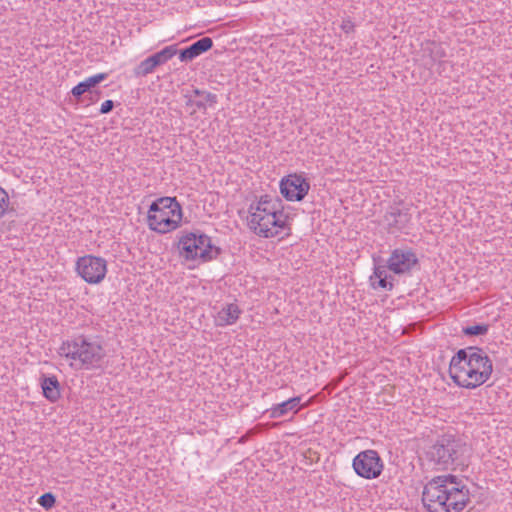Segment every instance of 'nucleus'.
Returning <instances> with one entry per match:
<instances>
[{
    "label": "nucleus",
    "mask_w": 512,
    "mask_h": 512,
    "mask_svg": "<svg viewBox=\"0 0 512 512\" xmlns=\"http://www.w3.org/2000/svg\"><path fill=\"white\" fill-rule=\"evenodd\" d=\"M60 356L72 359L76 369L96 367L104 356V350L95 341L79 337L72 342H64L59 348Z\"/></svg>",
    "instance_id": "5"
},
{
    "label": "nucleus",
    "mask_w": 512,
    "mask_h": 512,
    "mask_svg": "<svg viewBox=\"0 0 512 512\" xmlns=\"http://www.w3.org/2000/svg\"><path fill=\"white\" fill-rule=\"evenodd\" d=\"M185 105L190 109V114L193 115L197 110H206L217 103V95L208 91L193 89L190 93H186Z\"/></svg>",
    "instance_id": "12"
},
{
    "label": "nucleus",
    "mask_w": 512,
    "mask_h": 512,
    "mask_svg": "<svg viewBox=\"0 0 512 512\" xmlns=\"http://www.w3.org/2000/svg\"><path fill=\"white\" fill-rule=\"evenodd\" d=\"M247 225L252 232L263 238L290 234L289 216L284 212L281 199L270 195L260 196L251 202Z\"/></svg>",
    "instance_id": "2"
},
{
    "label": "nucleus",
    "mask_w": 512,
    "mask_h": 512,
    "mask_svg": "<svg viewBox=\"0 0 512 512\" xmlns=\"http://www.w3.org/2000/svg\"><path fill=\"white\" fill-rule=\"evenodd\" d=\"M418 260L411 250L395 249L388 261L387 266H376L373 275L370 276L373 288H382L391 290L393 288L392 279L389 280L387 269L395 274L409 273L417 264Z\"/></svg>",
    "instance_id": "6"
},
{
    "label": "nucleus",
    "mask_w": 512,
    "mask_h": 512,
    "mask_svg": "<svg viewBox=\"0 0 512 512\" xmlns=\"http://www.w3.org/2000/svg\"><path fill=\"white\" fill-rule=\"evenodd\" d=\"M154 67H155V66H153V65L146 66V68L144 69L143 73H144V74L152 73V72H153V68H154Z\"/></svg>",
    "instance_id": "26"
},
{
    "label": "nucleus",
    "mask_w": 512,
    "mask_h": 512,
    "mask_svg": "<svg viewBox=\"0 0 512 512\" xmlns=\"http://www.w3.org/2000/svg\"><path fill=\"white\" fill-rule=\"evenodd\" d=\"M340 27L344 33L349 34L354 31L355 25L351 21V19L347 18V19H343Z\"/></svg>",
    "instance_id": "23"
},
{
    "label": "nucleus",
    "mask_w": 512,
    "mask_h": 512,
    "mask_svg": "<svg viewBox=\"0 0 512 512\" xmlns=\"http://www.w3.org/2000/svg\"><path fill=\"white\" fill-rule=\"evenodd\" d=\"M466 450L465 445L460 441L444 437L430 448L428 455L435 464L447 468L454 464Z\"/></svg>",
    "instance_id": "8"
},
{
    "label": "nucleus",
    "mask_w": 512,
    "mask_h": 512,
    "mask_svg": "<svg viewBox=\"0 0 512 512\" xmlns=\"http://www.w3.org/2000/svg\"><path fill=\"white\" fill-rule=\"evenodd\" d=\"M489 326L487 324H475L463 328V333L468 336L484 335L488 332Z\"/></svg>",
    "instance_id": "20"
},
{
    "label": "nucleus",
    "mask_w": 512,
    "mask_h": 512,
    "mask_svg": "<svg viewBox=\"0 0 512 512\" xmlns=\"http://www.w3.org/2000/svg\"><path fill=\"white\" fill-rule=\"evenodd\" d=\"M469 489L455 475L432 478L423 490L422 500L429 512H461L468 504Z\"/></svg>",
    "instance_id": "1"
},
{
    "label": "nucleus",
    "mask_w": 512,
    "mask_h": 512,
    "mask_svg": "<svg viewBox=\"0 0 512 512\" xmlns=\"http://www.w3.org/2000/svg\"><path fill=\"white\" fill-rule=\"evenodd\" d=\"M417 68V70L421 71L422 69L425 70L426 66H421V65H418V66H415Z\"/></svg>",
    "instance_id": "27"
},
{
    "label": "nucleus",
    "mask_w": 512,
    "mask_h": 512,
    "mask_svg": "<svg viewBox=\"0 0 512 512\" xmlns=\"http://www.w3.org/2000/svg\"><path fill=\"white\" fill-rule=\"evenodd\" d=\"M113 107H114V102L112 100H106L101 105L100 113L101 114H107L110 111H112Z\"/></svg>",
    "instance_id": "24"
},
{
    "label": "nucleus",
    "mask_w": 512,
    "mask_h": 512,
    "mask_svg": "<svg viewBox=\"0 0 512 512\" xmlns=\"http://www.w3.org/2000/svg\"><path fill=\"white\" fill-rule=\"evenodd\" d=\"M213 46V40L210 37H202L184 49L179 50L178 60L188 62L194 60L202 53L208 51Z\"/></svg>",
    "instance_id": "14"
},
{
    "label": "nucleus",
    "mask_w": 512,
    "mask_h": 512,
    "mask_svg": "<svg viewBox=\"0 0 512 512\" xmlns=\"http://www.w3.org/2000/svg\"><path fill=\"white\" fill-rule=\"evenodd\" d=\"M9 207L8 193L0 187V219L6 214Z\"/></svg>",
    "instance_id": "22"
},
{
    "label": "nucleus",
    "mask_w": 512,
    "mask_h": 512,
    "mask_svg": "<svg viewBox=\"0 0 512 512\" xmlns=\"http://www.w3.org/2000/svg\"><path fill=\"white\" fill-rule=\"evenodd\" d=\"M409 215L407 213L401 212L400 210L390 212L387 216V220L389 225L394 224L397 229H402L409 222Z\"/></svg>",
    "instance_id": "18"
},
{
    "label": "nucleus",
    "mask_w": 512,
    "mask_h": 512,
    "mask_svg": "<svg viewBox=\"0 0 512 512\" xmlns=\"http://www.w3.org/2000/svg\"><path fill=\"white\" fill-rule=\"evenodd\" d=\"M181 255L187 260L206 262L215 258L219 250L209 236L199 232L184 233L179 240Z\"/></svg>",
    "instance_id": "7"
},
{
    "label": "nucleus",
    "mask_w": 512,
    "mask_h": 512,
    "mask_svg": "<svg viewBox=\"0 0 512 512\" xmlns=\"http://www.w3.org/2000/svg\"><path fill=\"white\" fill-rule=\"evenodd\" d=\"M41 387L43 395L50 402H56L60 396V383L56 376H45L41 377Z\"/></svg>",
    "instance_id": "16"
},
{
    "label": "nucleus",
    "mask_w": 512,
    "mask_h": 512,
    "mask_svg": "<svg viewBox=\"0 0 512 512\" xmlns=\"http://www.w3.org/2000/svg\"><path fill=\"white\" fill-rule=\"evenodd\" d=\"M105 78H106V74L105 73H99V74L91 76V77L87 78L86 80L80 82V84H81V86H84L83 89L86 92H89L90 94H92L93 93L92 89L97 84H99L101 81H103Z\"/></svg>",
    "instance_id": "19"
},
{
    "label": "nucleus",
    "mask_w": 512,
    "mask_h": 512,
    "mask_svg": "<svg viewBox=\"0 0 512 512\" xmlns=\"http://www.w3.org/2000/svg\"><path fill=\"white\" fill-rule=\"evenodd\" d=\"M242 311L236 303H229L223 306L214 318L216 326L225 327L237 322Z\"/></svg>",
    "instance_id": "15"
},
{
    "label": "nucleus",
    "mask_w": 512,
    "mask_h": 512,
    "mask_svg": "<svg viewBox=\"0 0 512 512\" xmlns=\"http://www.w3.org/2000/svg\"><path fill=\"white\" fill-rule=\"evenodd\" d=\"M182 218V207L176 198L162 197L150 205L147 224L151 230L166 234L179 228Z\"/></svg>",
    "instance_id": "4"
},
{
    "label": "nucleus",
    "mask_w": 512,
    "mask_h": 512,
    "mask_svg": "<svg viewBox=\"0 0 512 512\" xmlns=\"http://www.w3.org/2000/svg\"><path fill=\"white\" fill-rule=\"evenodd\" d=\"M492 372V360L484 350L477 347L460 349L449 365L451 379L465 389L482 386L491 378Z\"/></svg>",
    "instance_id": "3"
},
{
    "label": "nucleus",
    "mask_w": 512,
    "mask_h": 512,
    "mask_svg": "<svg viewBox=\"0 0 512 512\" xmlns=\"http://www.w3.org/2000/svg\"><path fill=\"white\" fill-rule=\"evenodd\" d=\"M174 56H179V49L176 44L164 47L161 51L148 56L140 64H165Z\"/></svg>",
    "instance_id": "17"
},
{
    "label": "nucleus",
    "mask_w": 512,
    "mask_h": 512,
    "mask_svg": "<svg viewBox=\"0 0 512 512\" xmlns=\"http://www.w3.org/2000/svg\"><path fill=\"white\" fill-rule=\"evenodd\" d=\"M309 182L298 174H290L280 182V192L288 201H301L308 194Z\"/></svg>",
    "instance_id": "11"
},
{
    "label": "nucleus",
    "mask_w": 512,
    "mask_h": 512,
    "mask_svg": "<svg viewBox=\"0 0 512 512\" xmlns=\"http://www.w3.org/2000/svg\"><path fill=\"white\" fill-rule=\"evenodd\" d=\"M76 270L86 282L96 284L105 277L106 261L96 256H83L78 259Z\"/></svg>",
    "instance_id": "10"
},
{
    "label": "nucleus",
    "mask_w": 512,
    "mask_h": 512,
    "mask_svg": "<svg viewBox=\"0 0 512 512\" xmlns=\"http://www.w3.org/2000/svg\"><path fill=\"white\" fill-rule=\"evenodd\" d=\"M301 401V396L292 397L282 403L274 404L266 412L269 414V418L271 419L282 418L289 413L297 414L302 408L308 406L311 402V400H309L302 404Z\"/></svg>",
    "instance_id": "13"
},
{
    "label": "nucleus",
    "mask_w": 512,
    "mask_h": 512,
    "mask_svg": "<svg viewBox=\"0 0 512 512\" xmlns=\"http://www.w3.org/2000/svg\"><path fill=\"white\" fill-rule=\"evenodd\" d=\"M352 466L356 474L365 479L377 478L383 470V462L375 450H365L357 454Z\"/></svg>",
    "instance_id": "9"
},
{
    "label": "nucleus",
    "mask_w": 512,
    "mask_h": 512,
    "mask_svg": "<svg viewBox=\"0 0 512 512\" xmlns=\"http://www.w3.org/2000/svg\"><path fill=\"white\" fill-rule=\"evenodd\" d=\"M38 503L45 509L52 508L56 503V497L51 492L44 493L38 499Z\"/></svg>",
    "instance_id": "21"
},
{
    "label": "nucleus",
    "mask_w": 512,
    "mask_h": 512,
    "mask_svg": "<svg viewBox=\"0 0 512 512\" xmlns=\"http://www.w3.org/2000/svg\"><path fill=\"white\" fill-rule=\"evenodd\" d=\"M84 86H81L80 83H78L75 87H73L71 93L72 95L79 99L86 91L83 89Z\"/></svg>",
    "instance_id": "25"
}]
</instances>
